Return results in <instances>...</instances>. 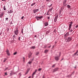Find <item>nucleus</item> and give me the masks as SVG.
I'll list each match as a JSON object with an SVG mask.
<instances>
[{"label": "nucleus", "mask_w": 78, "mask_h": 78, "mask_svg": "<svg viewBox=\"0 0 78 78\" xmlns=\"http://www.w3.org/2000/svg\"><path fill=\"white\" fill-rule=\"evenodd\" d=\"M14 33L16 36L19 34V30H16L14 31Z\"/></svg>", "instance_id": "obj_1"}, {"label": "nucleus", "mask_w": 78, "mask_h": 78, "mask_svg": "<svg viewBox=\"0 0 78 78\" xmlns=\"http://www.w3.org/2000/svg\"><path fill=\"white\" fill-rule=\"evenodd\" d=\"M58 15H56V16L55 17V19H54V22H56L57 21V19H58Z\"/></svg>", "instance_id": "obj_2"}, {"label": "nucleus", "mask_w": 78, "mask_h": 78, "mask_svg": "<svg viewBox=\"0 0 78 78\" xmlns=\"http://www.w3.org/2000/svg\"><path fill=\"white\" fill-rule=\"evenodd\" d=\"M69 35V33H67L66 34L64 35V39H67V36Z\"/></svg>", "instance_id": "obj_3"}, {"label": "nucleus", "mask_w": 78, "mask_h": 78, "mask_svg": "<svg viewBox=\"0 0 78 78\" xmlns=\"http://www.w3.org/2000/svg\"><path fill=\"white\" fill-rule=\"evenodd\" d=\"M39 11V9H34L33 10V11L34 12V13H36V12H38Z\"/></svg>", "instance_id": "obj_4"}, {"label": "nucleus", "mask_w": 78, "mask_h": 78, "mask_svg": "<svg viewBox=\"0 0 78 78\" xmlns=\"http://www.w3.org/2000/svg\"><path fill=\"white\" fill-rule=\"evenodd\" d=\"M23 37H20L18 38V40H19V41H22L23 40Z\"/></svg>", "instance_id": "obj_5"}, {"label": "nucleus", "mask_w": 78, "mask_h": 78, "mask_svg": "<svg viewBox=\"0 0 78 78\" xmlns=\"http://www.w3.org/2000/svg\"><path fill=\"white\" fill-rule=\"evenodd\" d=\"M72 39V38L71 37H69L66 40H67L68 41H70Z\"/></svg>", "instance_id": "obj_6"}, {"label": "nucleus", "mask_w": 78, "mask_h": 78, "mask_svg": "<svg viewBox=\"0 0 78 78\" xmlns=\"http://www.w3.org/2000/svg\"><path fill=\"white\" fill-rule=\"evenodd\" d=\"M66 2H67V0H65L63 2V4L64 6H66Z\"/></svg>", "instance_id": "obj_7"}, {"label": "nucleus", "mask_w": 78, "mask_h": 78, "mask_svg": "<svg viewBox=\"0 0 78 78\" xmlns=\"http://www.w3.org/2000/svg\"><path fill=\"white\" fill-rule=\"evenodd\" d=\"M31 55H32V53H31V52H30L29 54H28V57L29 58H30V57H31Z\"/></svg>", "instance_id": "obj_8"}, {"label": "nucleus", "mask_w": 78, "mask_h": 78, "mask_svg": "<svg viewBox=\"0 0 78 78\" xmlns=\"http://www.w3.org/2000/svg\"><path fill=\"white\" fill-rule=\"evenodd\" d=\"M58 70V68H55V69H54L53 71V72H56V71H57Z\"/></svg>", "instance_id": "obj_9"}, {"label": "nucleus", "mask_w": 78, "mask_h": 78, "mask_svg": "<svg viewBox=\"0 0 78 78\" xmlns=\"http://www.w3.org/2000/svg\"><path fill=\"white\" fill-rule=\"evenodd\" d=\"M55 59L56 61H58L59 60V58L58 57H55Z\"/></svg>", "instance_id": "obj_10"}, {"label": "nucleus", "mask_w": 78, "mask_h": 78, "mask_svg": "<svg viewBox=\"0 0 78 78\" xmlns=\"http://www.w3.org/2000/svg\"><path fill=\"white\" fill-rule=\"evenodd\" d=\"M7 52V54L9 56L10 55V54H9V50H7L6 51Z\"/></svg>", "instance_id": "obj_11"}, {"label": "nucleus", "mask_w": 78, "mask_h": 78, "mask_svg": "<svg viewBox=\"0 0 78 78\" xmlns=\"http://www.w3.org/2000/svg\"><path fill=\"white\" fill-rule=\"evenodd\" d=\"M44 25L45 27H47V26H48V23L46 22L45 23H44Z\"/></svg>", "instance_id": "obj_12"}, {"label": "nucleus", "mask_w": 78, "mask_h": 78, "mask_svg": "<svg viewBox=\"0 0 78 78\" xmlns=\"http://www.w3.org/2000/svg\"><path fill=\"white\" fill-rule=\"evenodd\" d=\"M37 72V69L35 70V71L33 73V74H32V77H33L35 73H36V72Z\"/></svg>", "instance_id": "obj_13"}, {"label": "nucleus", "mask_w": 78, "mask_h": 78, "mask_svg": "<svg viewBox=\"0 0 78 78\" xmlns=\"http://www.w3.org/2000/svg\"><path fill=\"white\" fill-rule=\"evenodd\" d=\"M66 6H67V8H68V9H70V8H71V6L69 5H68Z\"/></svg>", "instance_id": "obj_14"}, {"label": "nucleus", "mask_w": 78, "mask_h": 78, "mask_svg": "<svg viewBox=\"0 0 78 78\" xmlns=\"http://www.w3.org/2000/svg\"><path fill=\"white\" fill-rule=\"evenodd\" d=\"M53 7H52L51 8V9H50L49 10V11H50V12H51V11H52V10H53Z\"/></svg>", "instance_id": "obj_15"}, {"label": "nucleus", "mask_w": 78, "mask_h": 78, "mask_svg": "<svg viewBox=\"0 0 78 78\" xmlns=\"http://www.w3.org/2000/svg\"><path fill=\"white\" fill-rule=\"evenodd\" d=\"M43 18V16H38V19H41L42 18Z\"/></svg>", "instance_id": "obj_16"}, {"label": "nucleus", "mask_w": 78, "mask_h": 78, "mask_svg": "<svg viewBox=\"0 0 78 78\" xmlns=\"http://www.w3.org/2000/svg\"><path fill=\"white\" fill-rule=\"evenodd\" d=\"M35 4H36L35 2H34V3H33L32 4H31V6H34V5H35Z\"/></svg>", "instance_id": "obj_17"}, {"label": "nucleus", "mask_w": 78, "mask_h": 78, "mask_svg": "<svg viewBox=\"0 0 78 78\" xmlns=\"http://www.w3.org/2000/svg\"><path fill=\"white\" fill-rule=\"evenodd\" d=\"M3 13H1V15H0V17H3Z\"/></svg>", "instance_id": "obj_18"}, {"label": "nucleus", "mask_w": 78, "mask_h": 78, "mask_svg": "<svg viewBox=\"0 0 78 78\" xmlns=\"http://www.w3.org/2000/svg\"><path fill=\"white\" fill-rule=\"evenodd\" d=\"M31 49H34L35 48V46H32L30 48Z\"/></svg>", "instance_id": "obj_19"}, {"label": "nucleus", "mask_w": 78, "mask_h": 78, "mask_svg": "<svg viewBox=\"0 0 78 78\" xmlns=\"http://www.w3.org/2000/svg\"><path fill=\"white\" fill-rule=\"evenodd\" d=\"M72 24H70L69 26V28H71V27H72Z\"/></svg>", "instance_id": "obj_20"}, {"label": "nucleus", "mask_w": 78, "mask_h": 78, "mask_svg": "<svg viewBox=\"0 0 78 78\" xmlns=\"http://www.w3.org/2000/svg\"><path fill=\"white\" fill-rule=\"evenodd\" d=\"M3 9L5 11H6V8L5 7V6H4V7Z\"/></svg>", "instance_id": "obj_21"}, {"label": "nucleus", "mask_w": 78, "mask_h": 78, "mask_svg": "<svg viewBox=\"0 0 78 78\" xmlns=\"http://www.w3.org/2000/svg\"><path fill=\"white\" fill-rule=\"evenodd\" d=\"M9 11H10V13H12V12H13L12 10H9Z\"/></svg>", "instance_id": "obj_22"}, {"label": "nucleus", "mask_w": 78, "mask_h": 78, "mask_svg": "<svg viewBox=\"0 0 78 78\" xmlns=\"http://www.w3.org/2000/svg\"><path fill=\"white\" fill-rule=\"evenodd\" d=\"M47 52H48V50H45L44 51V53H47Z\"/></svg>", "instance_id": "obj_23"}, {"label": "nucleus", "mask_w": 78, "mask_h": 78, "mask_svg": "<svg viewBox=\"0 0 78 78\" xmlns=\"http://www.w3.org/2000/svg\"><path fill=\"white\" fill-rule=\"evenodd\" d=\"M31 62H32V61H29L28 62V63L29 64H31Z\"/></svg>", "instance_id": "obj_24"}, {"label": "nucleus", "mask_w": 78, "mask_h": 78, "mask_svg": "<svg viewBox=\"0 0 78 78\" xmlns=\"http://www.w3.org/2000/svg\"><path fill=\"white\" fill-rule=\"evenodd\" d=\"M46 1L48 2H50L51 1V0H46Z\"/></svg>", "instance_id": "obj_25"}, {"label": "nucleus", "mask_w": 78, "mask_h": 78, "mask_svg": "<svg viewBox=\"0 0 78 78\" xmlns=\"http://www.w3.org/2000/svg\"><path fill=\"white\" fill-rule=\"evenodd\" d=\"M39 53L38 52H37L36 53V55H38V54H39Z\"/></svg>", "instance_id": "obj_26"}, {"label": "nucleus", "mask_w": 78, "mask_h": 78, "mask_svg": "<svg viewBox=\"0 0 78 78\" xmlns=\"http://www.w3.org/2000/svg\"><path fill=\"white\" fill-rule=\"evenodd\" d=\"M35 19H38V16H37L35 17Z\"/></svg>", "instance_id": "obj_27"}, {"label": "nucleus", "mask_w": 78, "mask_h": 78, "mask_svg": "<svg viewBox=\"0 0 78 78\" xmlns=\"http://www.w3.org/2000/svg\"><path fill=\"white\" fill-rule=\"evenodd\" d=\"M6 61V58H4V62H5Z\"/></svg>", "instance_id": "obj_28"}, {"label": "nucleus", "mask_w": 78, "mask_h": 78, "mask_svg": "<svg viewBox=\"0 0 78 78\" xmlns=\"http://www.w3.org/2000/svg\"><path fill=\"white\" fill-rule=\"evenodd\" d=\"M48 12H49V11H48V12H47V15H49V13H48Z\"/></svg>", "instance_id": "obj_29"}, {"label": "nucleus", "mask_w": 78, "mask_h": 78, "mask_svg": "<svg viewBox=\"0 0 78 78\" xmlns=\"http://www.w3.org/2000/svg\"><path fill=\"white\" fill-rule=\"evenodd\" d=\"M17 54V52H15L13 53V55H16Z\"/></svg>", "instance_id": "obj_30"}, {"label": "nucleus", "mask_w": 78, "mask_h": 78, "mask_svg": "<svg viewBox=\"0 0 78 78\" xmlns=\"http://www.w3.org/2000/svg\"><path fill=\"white\" fill-rule=\"evenodd\" d=\"M41 70H42V69L41 68H40V69H38V71H41Z\"/></svg>", "instance_id": "obj_31"}, {"label": "nucleus", "mask_w": 78, "mask_h": 78, "mask_svg": "<svg viewBox=\"0 0 78 78\" xmlns=\"http://www.w3.org/2000/svg\"><path fill=\"white\" fill-rule=\"evenodd\" d=\"M55 65H54L52 66V67H55Z\"/></svg>", "instance_id": "obj_32"}, {"label": "nucleus", "mask_w": 78, "mask_h": 78, "mask_svg": "<svg viewBox=\"0 0 78 78\" xmlns=\"http://www.w3.org/2000/svg\"><path fill=\"white\" fill-rule=\"evenodd\" d=\"M13 38H16V35H14L13 36Z\"/></svg>", "instance_id": "obj_33"}, {"label": "nucleus", "mask_w": 78, "mask_h": 78, "mask_svg": "<svg viewBox=\"0 0 78 78\" xmlns=\"http://www.w3.org/2000/svg\"><path fill=\"white\" fill-rule=\"evenodd\" d=\"M9 28H7V31H9Z\"/></svg>", "instance_id": "obj_34"}, {"label": "nucleus", "mask_w": 78, "mask_h": 78, "mask_svg": "<svg viewBox=\"0 0 78 78\" xmlns=\"http://www.w3.org/2000/svg\"><path fill=\"white\" fill-rule=\"evenodd\" d=\"M73 31V30L72 29H71V30L69 31V32H72Z\"/></svg>", "instance_id": "obj_35"}, {"label": "nucleus", "mask_w": 78, "mask_h": 78, "mask_svg": "<svg viewBox=\"0 0 78 78\" xmlns=\"http://www.w3.org/2000/svg\"><path fill=\"white\" fill-rule=\"evenodd\" d=\"M12 75V72L11 73H10V75L11 76Z\"/></svg>", "instance_id": "obj_36"}, {"label": "nucleus", "mask_w": 78, "mask_h": 78, "mask_svg": "<svg viewBox=\"0 0 78 78\" xmlns=\"http://www.w3.org/2000/svg\"><path fill=\"white\" fill-rule=\"evenodd\" d=\"M52 6V4H51L49 6V7H51Z\"/></svg>", "instance_id": "obj_37"}, {"label": "nucleus", "mask_w": 78, "mask_h": 78, "mask_svg": "<svg viewBox=\"0 0 78 78\" xmlns=\"http://www.w3.org/2000/svg\"><path fill=\"white\" fill-rule=\"evenodd\" d=\"M76 28H78V25L76 26Z\"/></svg>", "instance_id": "obj_38"}, {"label": "nucleus", "mask_w": 78, "mask_h": 78, "mask_svg": "<svg viewBox=\"0 0 78 78\" xmlns=\"http://www.w3.org/2000/svg\"><path fill=\"white\" fill-rule=\"evenodd\" d=\"M24 18V16H22L21 18V19H23Z\"/></svg>", "instance_id": "obj_39"}, {"label": "nucleus", "mask_w": 78, "mask_h": 78, "mask_svg": "<svg viewBox=\"0 0 78 78\" xmlns=\"http://www.w3.org/2000/svg\"><path fill=\"white\" fill-rule=\"evenodd\" d=\"M8 18H5V20H8Z\"/></svg>", "instance_id": "obj_40"}, {"label": "nucleus", "mask_w": 78, "mask_h": 78, "mask_svg": "<svg viewBox=\"0 0 78 78\" xmlns=\"http://www.w3.org/2000/svg\"><path fill=\"white\" fill-rule=\"evenodd\" d=\"M23 61H25V58L23 57Z\"/></svg>", "instance_id": "obj_41"}, {"label": "nucleus", "mask_w": 78, "mask_h": 78, "mask_svg": "<svg viewBox=\"0 0 78 78\" xmlns=\"http://www.w3.org/2000/svg\"><path fill=\"white\" fill-rule=\"evenodd\" d=\"M51 47V45H50L48 47V48H50Z\"/></svg>", "instance_id": "obj_42"}, {"label": "nucleus", "mask_w": 78, "mask_h": 78, "mask_svg": "<svg viewBox=\"0 0 78 78\" xmlns=\"http://www.w3.org/2000/svg\"><path fill=\"white\" fill-rule=\"evenodd\" d=\"M47 18H48V19H50V17H47Z\"/></svg>", "instance_id": "obj_43"}, {"label": "nucleus", "mask_w": 78, "mask_h": 78, "mask_svg": "<svg viewBox=\"0 0 78 78\" xmlns=\"http://www.w3.org/2000/svg\"><path fill=\"white\" fill-rule=\"evenodd\" d=\"M70 24H72V23H73V22H71L70 23Z\"/></svg>", "instance_id": "obj_44"}, {"label": "nucleus", "mask_w": 78, "mask_h": 78, "mask_svg": "<svg viewBox=\"0 0 78 78\" xmlns=\"http://www.w3.org/2000/svg\"><path fill=\"white\" fill-rule=\"evenodd\" d=\"M5 75H7V73H5Z\"/></svg>", "instance_id": "obj_45"}, {"label": "nucleus", "mask_w": 78, "mask_h": 78, "mask_svg": "<svg viewBox=\"0 0 78 78\" xmlns=\"http://www.w3.org/2000/svg\"><path fill=\"white\" fill-rule=\"evenodd\" d=\"M61 10H60V12H59V14H61Z\"/></svg>", "instance_id": "obj_46"}, {"label": "nucleus", "mask_w": 78, "mask_h": 78, "mask_svg": "<svg viewBox=\"0 0 78 78\" xmlns=\"http://www.w3.org/2000/svg\"><path fill=\"white\" fill-rule=\"evenodd\" d=\"M54 47H55L54 45L53 46H52V48H54Z\"/></svg>", "instance_id": "obj_47"}, {"label": "nucleus", "mask_w": 78, "mask_h": 78, "mask_svg": "<svg viewBox=\"0 0 78 78\" xmlns=\"http://www.w3.org/2000/svg\"><path fill=\"white\" fill-rule=\"evenodd\" d=\"M38 19H39V18H37V20H39Z\"/></svg>", "instance_id": "obj_48"}, {"label": "nucleus", "mask_w": 78, "mask_h": 78, "mask_svg": "<svg viewBox=\"0 0 78 78\" xmlns=\"http://www.w3.org/2000/svg\"><path fill=\"white\" fill-rule=\"evenodd\" d=\"M71 28H69V30L70 31V29Z\"/></svg>", "instance_id": "obj_49"}, {"label": "nucleus", "mask_w": 78, "mask_h": 78, "mask_svg": "<svg viewBox=\"0 0 78 78\" xmlns=\"http://www.w3.org/2000/svg\"><path fill=\"white\" fill-rule=\"evenodd\" d=\"M8 12H9V13H10V12L9 11H9H8Z\"/></svg>", "instance_id": "obj_50"}, {"label": "nucleus", "mask_w": 78, "mask_h": 78, "mask_svg": "<svg viewBox=\"0 0 78 78\" xmlns=\"http://www.w3.org/2000/svg\"><path fill=\"white\" fill-rule=\"evenodd\" d=\"M22 33L23 34V30H22Z\"/></svg>", "instance_id": "obj_51"}, {"label": "nucleus", "mask_w": 78, "mask_h": 78, "mask_svg": "<svg viewBox=\"0 0 78 78\" xmlns=\"http://www.w3.org/2000/svg\"><path fill=\"white\" fill-rule=\"evenodd\" d=\"M2 1H5V0H2Z\"/></svg>", "instance_id": "obj_52"}, {"label": "nucleus", "mask_w": 78, "mask_h": 78, "mask_svg": "<svg viewBox=\"0 0 78 78\" xmlns=\"http://www.w3.org/2000/svg\"><path fill=\"white\" fill-rule=\"evenodd\" d=\"M62 60H63V58H62V59H61V61H62Z\"/></svg>", "instance_id": "obj_53"}, {"label": "nucleus", "mask_w": 78, "mask_h": 78, "mask_svg": "<svg viewBox=\"0 0 78 78\" xmlns=\"http://www.w3.org/2000/svg\"><path fill=\"white\" fill-rule=\"evenodd\" d=\"M8 69V68H7V69H6L5 70H6V69Z\"/></svg>", "instance_id": "obj_54"}, {"label": "nucleus", "mask_w": 78, "mask_h": 78, "mask_svg": "<svg viewBox=\"0 0 78 78\" xmlns=\"http://www.w3.org/2000/svg\"><path fill=\"white\" fill-rule=\"evenodd\" d=\"M36 35H35V37H36Z\"/></svg>", "instance_id": "obj_55"}, {"label": "nucleus", "mask_w": 78, "mask_h": 78, "mask_svg": "<svg viewBox=\"0 0 78 78\" xmlns=\"http://www.w3.org/2000/svg\"><path fill=\"white\" fill-rule=\"evenodd\" d=\"M75 28L74 29V30Z\"/></svg>", "instance_id": "obj_56"}, {"label": "nucleus", "mask_w": 78, "mask_h": 78, "mask_svg": "<svg viewBox=\"0 0 78 78\" xmlns=\"http://www.w3.org/2000/svg\"><path fill=\"white\" fill-rule=\"evenodd\" d=\"M77 55H78V54Z\"/></svg>", "instance_id": "obj_57"}]
</instances>
